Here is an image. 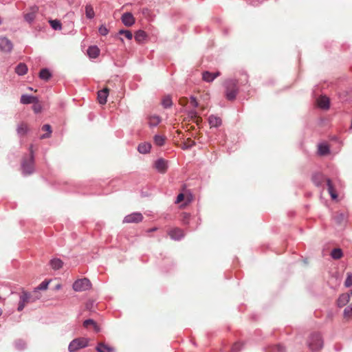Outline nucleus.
Here are the masks:
<instances>
[{
    "mask_svg": "<svg viewBox=\"0 0 352 352\" xmlns=\"http://www.w3.org/2000/svg\"><path fill=\"white\" fill-rule=\"evenodd\" d=\"M89 340L86 338H78L73 340L68 346L69 352H76L79 349L85 348L89 344Z\"/></svg>",
    "mask_w": 352,
    "mask_h": 352,
    "instance_id": "2",
    "label": "nucleus"
},
{
    "mask_svg": "<svg viewBox=\"0 0 352 352\" xmlns=\"http://www.w3.org/2000/svg\"><path fill=\"white\" fill-rule=\"evenodd\" d=\"M119 34L124 35L126 38L131 40L133 38V34L131 31L126 30H121L119 31Z\"/></svg>",
    "mask_w": 352,
    "mask_h": 352,
    "instance_id": "41",
    "label": "nucleus"
},
{
    "mask_svg": "<svg viewBox=\"0 0 352 352\" xmlns=\"http://www.w3.org/2000/svg\"><path fill=\"white\" fill-rule=\"evenodd\" d=\"M12 42L6 37H0V50L4 52H10L12 50Z\"/></svg>",
    "mask_w": 352,
    "mask_h": 352,
    "instance_id": "8",
    "label": "nucleus"
},
{
    "mask_svg": "<svg viewBox=\"0 0 352 352\" xmlns=\"http://www.w3.org/2000/svg\"><path fill=\"white\" fill-rule=\"evenodd\" d=\"M33 104H34V105L32 107V109H33V111H34V113H40L42 110V106L38 102V100L37 99V101L34 102Z\"/></svg>",
    "mask_w": 352,
    "mask_h": 352,
    "instance_id": "42",
    "label": "nucleus"
},
{
    "mask_svg": "<svg viewBox=\"0 0 352 352\" xmlns=\"http://www.w3.org/2000/svg\"><path fill=\"white\" fill-rule=\"evenodd\" d=\"M242 347V344L240 342H236L234 344V345L232 347L231 351L232 352H239Z\"/></svg>",
    "mask_w": 352,
    "mask_h": 352,
    "instance_id": "45",
    "label": "nucleus"
},
{
    "mask_svg": "<svg viewBox=\"0 0 352 352\" xmlns=\"http://www.w3.org/2000/svg\"><path fill=\"white\" fill-rule=\"evenodd\" d=\"M122 22L125 26L131 27L135 23V18L131 12H125L122 14Z\"/></svg>",
    "mask_w": 352,
    "mask_h": 352,
    "instance_id": "11",
    "label": "nucleus"
},
{
    "mask_svg": "<svg viewBox=\"0 0 352 352\" xmlns=\"http://www.w3.org/2000/svg\"><path fill=\"white\" fill-rule=\"evenodd\" d=\"M39 77L43 80H47L50 78L51 74L48 69H43L39 73Z\"/></svg>",
    "mask_w": 352,
    "mask_h": 352,
    "instance_id": "33",
    "label": "nucleus"
},
{
    "mask_svg": "<svg viewBox=\"0 0 352 352\" xmlns=\"http://www.w3.org/2000/svg\"><path fill=\"white\" fill-rule=\"evenodd\" d=\"M50 23L54 30H60L61 28V23L58 20H50Z\"/></svg>",
    "mask_w": 352,
    "mask_h": 352,
    "instance_id": "39",
    "label": "nucleus"
},
{
    "mask_svg": "<svg viewBox=\"0 0 352 352\" xmlns=\"http://www.w3.org/2000/svg\"><path fill=\"white\" fill-rule=\"evenodd\" d=\"M30 90H33L32 87L28 88Z\"/></svg>",
    "mask_w": 352,
    "mask_h": 352,
    "instance_id": "57",
    "label": "nucleus"
},
{
    "mask_svg": "<svg viewBox=\"0 0 352 352\" xmlns=\"http://www.w3.org/2000/svg\"><path fill=\"white\" fill-rule=\"evenodd\" d=\"M99 33L102 35V36H105L108 34L109 32V30L108 29L104 26V25H101L100 28H99Z\"/></svg>",
    "mask_w": 352,
    "mask_h": 352,
    "instance_id": "47",
    "label": "nucleus"
},
{
    "mask_svg": "<svg viewBox=\"0 0 352 352\" xmlns=\"http://www.w3.org/2000/svg\"><path fill=\"white\" fill-rule=\"evenodd\" d=\"M168 234L173 240H180L184 236V233L182 230L178 228H172L168 230Z\"/></svg>",
    "mask_w": 352,
    "mask_h": 352,
    "instance_id": "9",
    "label": "nucleus"
},
{
    "mask_svg": "<svg viewBox=\"0 0 352 352\" xmlns=\"http://www.w3.org/2000/svg\"><path fill=\"white\" fill-rule=\"evenodd\" d=\"M322 340L319 333L311 334L309 340L308 346L312 351H318L322 347Z\"/></svg>",
    "mask_w": 352,
    "mask_h": 352,
    "instance_id": "3",
    "label": "nucleus"
},
{
    "mask_svg": "<svg viewBox=\"0 0 352 352\" xmlns=\"http://www.w3.org/2000/svg\"><path fill=\"white\" fill-rule=\"evenodd\" d=\"M157 228H151V229H149L148 230V232H154L155 230H157Z\"/></svg>",
    "mask_w": 352,
    "mask_h": 352,
    "instance_id": "54",
    "label": "nucleus"
},
{
    "mask_svg": "<svg viewBox=\"0 0 352 352\" xmlns=\"http://www.w3.org/2000/svg\"><path fill=\"white\" fill-rule=\"evenodd\" d=\"M15 72L19 74V75H24L27 73L28 72V67L24 63H20L19 64L16 69H15Z\"/></svg>",
    "mask_w": 352,
    "mask_h": 352,
    "instance_id": "25",
    "label": "nucleus"
},
{
    "mask_svg": "<svg viewBox=\"0 0 352 352\" xmlns=\"http://www.w3.org/2000/svg\"><path fill=\"white\" fill-rule=\"evenodd\" d=\"M189 116H190L192 121L199 125L202 122V118L197 116V112L195 111H192L189 113Z\"/></svg>",
    "mask_w": 352,
    "mask_h": 352,
    "instance_id": "31",
    "label": "nucleus"
},
{
    "mask_svg": "<svg viewBox=\"0 0 352 352\" xmlns=\"http://www.w3.org/2000/svg\"><path fill=\"white\" fill-rule=\"evenodd\" d=\"M30 156L28 159H24L22 162V170L24 175H30L34 171V151L33 146H30Z\"/></svg>",
    "mask_w": 352,
    "mask_h": 352,
    "instance_id": "1",
    "label": "nucleus"
},
{
    "mask_svg": "<svg viewBox=\"0 0 352 352\" xmlns=\"http://www.w3.org/2000/svg\"><path fill=\"white\" fill-rule=\"evenodd\" d=\"M275 350L276 352H285V348L281 345H277L275 346Z\"/></svg>",
    "mask_w": 352,
    "mask_h": 352,
    "instance_id": "51",
    "label": "nucleus"
},
{
    "mask_svg": "<svg viewBox=\"0 0 352 352\" xmlns=\"http://www.w3.org/2000/svg\"><path fill=\"white\" fill-rule=\"evenodd\" d=\"M87 54L90 58H96L100 54V50L97 46H91L87 50Z\"/></svg>",
    "mask_w": 352,
    "mask_h": 352,
    "instance_id": "17",
    "label": "nucleus"
},
{
    "mask_svg": "<svg viewBox=\"0 0 352 352\" xmlns=\"http://www.w3.org/2000/svg\"><path fill=\"white\" fill-rule=\"evenodd\" d=\"M165 138L162 135H156L154 137V142L157 146H162L165 142Z\"/></svg>",
    "mask_w": 352,
    "mask_h": 352,
    "instance_id": "36",
    "label": "nucleus"
},
{
    "mask_svg": "<svg viewBox=\"0 0 352 352\" xmlns=\"http://www.w3.org/2000/svg\"><path fill=\"white\" fill-rule=\"evenodd\" d=\"M162 119L158 116L153 115L148 117V125L151 127L156 126L160 123Z\"/></svg>",
    "mask_w": 352,
    "mask_h": 352,
    "instance_id": "21",
    "label": "nucleus"
},
{
    "mask_svg": "<svg viewBox=\"0 0 352 352\" xmlns=\"http://www.w3.org/2000/svg\"><path fill=\"white\" fill-rule=\"evenodd\" d=\"M90 325H92L95 329V331L96 332H98L100 331V328L98 327V326L96 324V323L95 322L94 320H91V319H88V320H86L84 321L83 322V326L85 327V328H87L89 327V326Z\"/></svg>",
    "mask_w": 352,
    "mask_h": 352,
    "instance_id": "30",
    "label": "nucleus"
},
{
    "mask_svg": "<svg viewBox=\"0 0 352 352\" xmlns=\"http://www.w3.org/2000/svg\"><path fill=\"white\" fill-rule=\"evenodd\" d=\"M351 294L352 295V290L351 291Z\"/></svg>",
    "mask_w": 352,
    "mask_h": 352,
    "instance_id": "58",
    "label": "nucleus"
},
{
    "mask_svg": "<svg viewBox=\"0 0 352 352\" xmlns=\"http://www.w3.org/2000/svg\"><path fill=\"white\" fill-rule=\"evenodd\" d=\"M38 291L39 290H38V289H36V288H35V289L34 290L32 294H31V295L32 296V302H34L36 300L40 299V298L41 297V295L39 294Z\"/></svg>",
    "mask_w": 352,
    "mask_h": 352,
    "instance_id": "44",
    "label": "nucleus"
},
{
    "mask_svg": "<svg viewBox=\"0 0 352 352\" xmlns=\"http://www.w3.org/2000/svg\"><path fill=\"white\" fill-rule=\"evenodd\" d=\"M91 283L88 278H84L76 280L73 284V289L76 292H83L91 288Z\"/></svg>",
    "mask_w": 352,
    "mask_h": 352,
    "instance_id": "4",
    "label": "nucleus"
},
{
    "mask_svg": "<svg viewBox=\"0 0 352 352\" xmlns=\"http://www.w3.org/2000/svg\"><path fill=\"white\" fill-rule=\"evenodd\" d=\"M25 305L26 304L24 303L23 302H22L21 300H19V306H18V309H17L18 311H21L24 309Z\"/></svg>",
    "mask_w": 352,
    "mask_h": 352,
    "instance_id": "50",
    "label": "nucleus"
},
{
    "mask_svg": "<svg viewBox=\"0 0 352 352\" xmlns=\"http://www.w3.org/2000/svg\"><path fill=\"white\" fill-rule=\"evenodd\" d=\"M162 105L165 108H168L171 107L172 105V100L170 96H165L162 100Z\"/></svg>",
    "mask_w": 352,
    "mask_h": 352,
    "instance_id": "38",
    "label": "nucleus"
},
{
    "mask_svg": "<svg viewBox=\"0 0 352 352\" xmlns=\"http://www.w3.org/2000/svg\"><path fill=\"white\" fill-rule=\"evenodd\" d=\"M109 94V89L107 87L104 88L103 89L98 91V100L100 104H106L107 101V97Z\"/></svg>",
    "mask_w": 352,
    "mask_h": 352,
    "instance_id": "12",
    "label": "nucleus"
},
{
    "mask_svg": "<svg viewBox=\"0 0 352 352\" xmlns=\"http://www.w3.org/2000/svg\"><path fill=\"white\" fill-rule=\"evenodd\" d=\"M236 82L234 80H230L228 82L226 86V96L229 100H232L236 98L237 94Z\"/></svg>",
    "mask_w": 352,
    "mask_h": 352,
    "instance_id": "5",
    "label": "nucleus"
},
{
    "mask_svg": "<svg viewBox=\"0 0 352 352\" xmlns=\"http://www.w3.org/2000/svg\"><path fill=\"white\" fill-rule=\"evenodd\" d=\"M146 37V34L143 30H138L135 32V40L138 42H142Z\"/></svg>",
    "mask_w": 352,
    "mask_h": 352,
    "instance_id": "27",
    "label": "nucleus"
},
{
    "mask_svg": "<svg viewBox=\"0 0 352 352\" xmlns=\"http://www.w3.org/2000/svg\"><path fill=\"white\" fill-rule=\"evenodd\" d=\"M155 168L161 173H165L168 168V162L161 158L155 162Z\"/></svg>",
    "mask_w": 352,
    "mask_h": 352,
    "instance_id": "10",
    "label": "nucleus"
},
{
    "mask_svg": "<svg viewBox=\"0 0 352 352\" xmlns=\"http://www.w3.org/2000/svg\"><path fill=\"white\" fill-rule=\"evenodd\" d=\"M344 285L349 287L352 285V273L348 272L346 274V278L344 281Z\"/></svg>",
    "mask_w": 352,
    "mask_h": 352,
    "instance_id": "40",
    "label": "nucleus"
},
{
    "mask_svg": "<svg viewBox=\"0 0 352 352\" xmlns=\"http://www.w3.org/2000/svg\"><path fill=\"white\" fill-rule=\"evenodd\" d=\"M342 251L340 248H335L331 251V256L334 259H339L342 257Z\"/></svg>",
    "mask_w": 352,
    "mask_h": 352,
    "instance_id": "35",
    "label": "nucleus"
},
{
    "mask_svg": "<svg viewBox=\"0 0 352 352\" xmlns=\"http://www.w3.org/2000/svg\"><path fill=\"white\" fill-rule=\"evenodd\" d=\"M32 296L30 293H28L27 292H23L21 296H20V300L23 302L24 303L27 304L30 302H32Z\"/></svg>",
    "mask_w": 352,
    "mask_h": 352,
    "instance_id": "26",
    "label": "nucleus"
},
{
    "mask_svg": "<svg viewBox=\"0 0 352 352\" xmlns=\"http://www.w3.org/2000/svg\"><path fill=\"white\" fill-rule=\"evenodd\" d=\"M190 104L195 107L198 106V102L195 97H190Z\"/></svg>",
    "mask_w": 352,
    "mask_h": 352,
    "instance_id": "49",
    "label": "nucleus"
},
{
    "mask_svg": "<svg viewBox=\"0 0 352 352\" xmlns=\"http://www.w3.org/2000/svg\"><path fill=\"white\" fill-rule=\"evenodd\" d=\"M208 122L210 126L218 127L221 124V120L220 118L215 116H210L208 118Z\"/></svg>",
    "mask_w": 352,
    "mask_h": 352,
    "instance_id": "20",
    "label": "nucleus"
},
{
    "mask_svg": "<svg viewBox=\"0 0 352 352\" xmlns=\"http://www.w3.org/2000/svg\"><path fill=\"white\" fill-rule=\"evenodd\" d=\"M96 350L98 352H116L115 348L105 344L104 342H99Z\"/></svg>",
    "mask_w": 352,
    "mask_h": 352,
    "instance_id": "14",
    "label": "nucleus"
},
{
    "mask_svg": "<svg viewBox=\"0 0 352 352\" xmlns=\"http://www.w3.org/2000/svg\"><path fill=\"white\" fill-rule=\"evenodd\" d=\"M335 219L338 223L341 224L345 220V215L344 214H339L335 217Z\"/></svg>",
    "mask_w": 352,
    "mask_h": 352,
    "instance_id": "46",
    "label": "nucleus"
},
{
    "mask_svg": "<svg viewBox=\"0 0 352 352\" xmlns=\"http://www.w3.org/2000/svg\"><path fill=\"white\" fill-rule=\"evenodd\" d=\"M60 288H61V285H60V284H58V285H56V287H55V289H56V290H58V289H60Z\"/></svg>",
    "mask_w": 352,
    "mask_h": 352,
    "instance_id": "53",
    "label": "nucleus"
},
{
    "mask_svg": "<svg viewBox=\"0 0 352 352\" xmlns=\"http://www.w3.org/2000/svg\"><path fill=\"white\" fill-rule=\"evenodd\" d=\"M143 220V215L140 212H133L130 214L126 215L124 220L123 223H138L141 222Z\"/></svg>",
    "mask_w": 352,
    "mask_h": 352,
    "instance_id": "6",
    "label": "nucleus"
},
{
    "mask_svg": "<svg viewBox=\"0 0 352 352\" xmlns=\"http://www.w3.org/2000/svg\"><path fill=\"white\" fill-rule=\"evenodd\" d=\"M42 131L47 132V133L43 134L41 136V139H45L50 137L52 133L51 126L50 124H45L42 126Z\"/></svg>",
    "mask_w": 352,
    "mask_h": 352,
    "instance_id": "29",
    "label": "nucleus"
},
{
    "mask_svg": "<svg viewBox=\"0 0 352 352\" xmlns=\"http://www.w3.org/2000/svg\"><path fill=\"white\" fill-rule=\"evenodd\" d=\"M349 294H342L338 299V305L340 307L346 305V303L349 301Z\"/></svg>",
    "mask_w": 352,
    "mask_h": 352,
    "instance_id": "19",
    "label": "nucleus"
},
{
    "mask_svg": "<svg viewBox=\"0 0 352 352\" xmlns=\"http://www.w3.org/2000/svg\"><path fill=\"white\" fill-rule=\"evenodd\" d=\"M2 314V311L1 309H0V316Z\"/></svg>",
    "mask_w": 352,
    "mask_h": 352,
    "instance_id": "56",
    "label": "nucleus"
},
{
    "mask_svg": "<svg viewBox=\"0 0 352 352\" xmlns=\"http://www.w3.org/2000/svg\"><path fill=\"white\" fill-rule=\"evenodd\" d=\"M151 146L148 143H142L138 146V150L140 153H147L150 151Z\"/></svg>",
    "mask_w": 352,
    "mask_h": 352,
    "instance_id": "24",
    "label": "nucleus"
},
{
    "mask_svg": "<svg viewBox=\"0 0 352 352\" xmlns=\"http://www.w3.org/2000/svg\"><path fill=\"white\" fill-rule=\"evenodd\" d=\"M194 145H195V141L191 140V138H188L186 140V141L182 145L181 148L184 150H186V149L192 147Z\"/></svg>",
    "mask_w": 352,
    "mask_h": 352,
    "instance_id": "34",
    "label": "nucleus"
},
{
    "mask_svg": "<svg viewBox=\"0 0 352 352\" xmlns=\"http://www.w3.org/2000/svg\"><path fill=\"white\" fill-rule=\"evenodd\" d=\"M50 280H44L36 288L38 290H46L48 287V285Z\"/></svg>",
    "mask_w": 352,
    "mask_h": 352,
    "instance_id": "43",
    "label": "nucleus"
},
{
    "mask_svg": "<svg viewBox=\"0 0 352 352\" xmlns=\"http://www.w3.org/2000/svg\"><path fill=\"white\" fill-rule=\"evenodd\" d=\"M36 12H37L36 8H32L31 12L26 13L24 15L25 20L28 23H32L36 17Z\"/></svg>",
    "mask_w": 352,
    "mask_h": 352,
    "instance_id": "22",
    "label": "nucleus"
},
{
    "mask_svg": "<svg viewBox=\"0 0 352 352\" xmlns=\"http://www.w3.org/2000/svg\"><path fill=\"white\" fill-rule=\"evenodd\" d=\"M184 194H182V193L179 194L177 197L176 203H180L181 201H182L184 200Z\"/></svg>",
    "mask_w": 352,
    "mask_h": 352,
    "instance_id": "52",
    "label": "nucleus"
},
{
    "mask_svg": "<svg viewBox=\"0 0 352 352\" xmlns=\"http://www.w3.org/2000/svg\"><path fill=\"white\" fill-rule=\"evenodd\" d=\"M50 265L53 270H57L63 267V262L60 258H55L50 261Z\"/></svg>",
    "mask_w": 352,
    "mask_h": 352,
    "instance_id": "16",
    "label": "nucleus"
},
{
    "mask_svg": "<svg viewBox=\"0 0 352 352\" xmlns=\"http://www.w3.org/2000/svg\"><path fill=\"white\" fill-rule=\"evenodd\" d=\"M344 316L346 318H350L352 316V305L347 306L344 310Z\"/></svg>",
    "mask_w": 352,
    "mask_h": 352,
    "instance_id": "37",
    "label": "nucleus"
},
{
    "mask_svg": "<svg viewBox=\"0 0 352 352\" xmlns=\"http://www.w3.org/2000/svg\"><path fill=\"white\" fill-rule=\"evenodd\" d=\"M318 107L323 109H328L329 108V99L327 96H320L317 100Z\"/></svg>",
    "mask_w": 352,
    "mask_h": 352,
    "instance_id": "15",
    "label": "nucleus"
},
{
    "mask_svg": "<svg viewBox=\"0 0 352 352\" xmlns=\"http://www.w3.org/2000/svg\"><path fill=\"white\" fill-rule=\"evenodd\" d=\"M16 133L19 137H24L30 131L29 124L25 122H20L16 125Z\"/></svg>",
    "mask_w": 352,
    "mask_h": 352,
    "instance_id": "7",
    "label": "nucleus"
},
{
    "mask_svg": "<svg viewBox=\"0 0 352 352\" xmlns=\"http://www.w3.org/2000/svg\"><path fill=\"white\" fill-rule=\"evenodd\" d=\"M188 102V100L186 97H182L179 100V103L180 105L184 107L186 106Z\"/></svg>",
    "mask_w": 352,
    "mask_h": 352,
    "instance_id": "48",
    "label": "nucleus"
},
{
    "mask_svg": "<svg viewBox=\"0 0 352 352\" xmlns=\"http://www.w3.org/2000/svg\"><path fill=\"white\" fill-rule=\"evenodd\" d=\"M329 153V147L326 144L318 145V153L320 155H326Z\"/></svg>",
    "mask_w": 352,
    "mask_h": 352,
    "instance_id": "28",
    "label": "nucleus"
},
{
    "mask_svg": "<svg viewBox=\"0 0 352 352\" xmlns=\"http://www.w3.org/2000/svg\"><path fill=\"white\" fill-rule=\"evenodd\" d=\"M85 14L88 19H93L95 16V12L93 7L91 5H87L85 7Z\"/></svg>",
    "mask_w": 352,
    "mask_h": 352,
    "instance_id": "32",
    "label": "nucleus"
},
{
    "mask_svg": "<svg viewBox=\"0 0 352 352\" xmlns=\"http://www.w3.org/2000/svg\"><path fill=\"white\" fill-rule=\"evenodd\" d=\"M221 73L217 72L214 73H210L209 72H204L202 74V79L208 82H212L217 77L219 76Z\"/></svg>",
    "mask_w": 352,
    "mask_h": 352,
    "instance_id": "13",
    "label": "nucleus"
},
{
    "mask_svg": "<svg viewBox=\"0 0 352 352\" xmlns=\"http://www.w3.org/2000/svg\"><path fill=\"white\" fill-rule=\"evenodd\" d=\"M2 23V20H1V18L0 17V25Z\"/></svg>",
    "mask_w": 352,
    "mask_h": 352,
    "instance_id": "55",
    "label": "nucleus"
},
{
    "mask_svg": "<svg viewBox=\"0 0 352 352\" xmlns=\"http://www.w3.org/2000/svg\"><path fill=\"white\" fill-rule=\"evenodd\" d=\"M327 185L328 187V191L333 199H336L338 197V195L336 192V190L334 189V187L332 184V182L331 179H327Z\"/></svg>",
    "mask_w": 352,
    "mask_h": 352,
    "instance_id": "23",
    "label": "nucleus"
},
{
    "mask_svg": "<svg viewBox=\"0 0 352 352\" xmlns=\"http://www.w3.org/2000/svg\"><path fill=\"white\" fill-rule=\"evenodd\" d=\"M37 98L35 96H28V95H22L21 97L20 102L22 104H31L37 101Z\"/></svg>",
    "mask_w": 352,
    "mask_h": 352,
    "instance_id": "18",
    "label": "nucleus"
}]
</instances>
